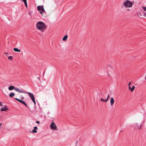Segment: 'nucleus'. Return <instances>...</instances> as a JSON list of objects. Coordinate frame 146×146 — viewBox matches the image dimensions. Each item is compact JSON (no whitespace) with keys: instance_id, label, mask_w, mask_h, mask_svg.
<instances>
[{"instance_id":"30","label":"nucleus","mask_w":146,"mask_h":146,"mask_svg":"<svg viewBox=\"0 0 146 146\" xmlns=\"http://www.w3.org/2000/svg\"><path fill=\"white\" fill-rule=\"evenodd\" d=\"M24 97H21V99H22V100H23V99H24Z\"/></svg>"},{"instance_id":"6","label":"nucleus","mask_w":146,"mask_h":146,"mask_svg":"<svg viewBox=\"0 0 146 146\" xmlns=\"http://www.w3.org/2000/svg\"><path fill=\"white\" fill-rule=\"evenodd\" d=\"M27 93L32 100L35 99L34 95L33 94L29 92H27Z\"/></svg>"},{"instance_id":"32","label":"nucleus","mask_w":146,"mask_h":146,"mask_svg":"<svg viewBox=\"0 0 146 146\" xmlns=\"http://www.w3.org/2000/svg\"><path fill=\"white\" fill-rule=\"evenodd\" d=\"M145 80H146V76H145Z\"/></svg>"},{"instance_id":"27","label":"nucleus","mask_w":146,"mask_h":146,"mask_svg":"<svg viewBox=\"0 0 146 146\" xmlns=\"http://www.w3.org/2000/svg\"><path fill=\"white\" fill-rule=\"evenodd\" d=\"M25 6L26 7H27V3H25Z\"/></svg>"},{"instance_id":"19","label":"nucleus","mask_w":146,"mask_h":146,"mask_svg":"<svg viewBox=\"0 0 146 146\" xmlns=\"http://www.w3.org/2000/svg\"><path fill=\"white\" fill-rule=\"evenodd\" d=\"M32 100L34 102V104H36V102H35V99H33V100Z\"/></svg>"},{"instance_id":"2","label":"nucleus","mask_w":146,"mask_h":146,"mask_svg":"<svg viewBox=\"0 0 146 146\" xmlns=\"http://www.w3.org/2000/svg\"><path fill=\"white\" fill-rule=\"evenodd\" d=\"M123 5L122 6L121 8H123L124 6L126 8L130 7H132V3L129 0H126L123 2Z\"/></svg>"},{"instance_id":"14","label":"nucleus","mask_w":146,"mask_h":146,"mask_svg":"<svg viewBox=\"0 0 146 146\" xmlns=\"http://www.w3.org/2000/svg\"><path fill=\"white\" fill-rule=\"evenodd\" d=\"M15 95V93H11L9 94V96L10 97H12Z\"/></svg>"},{"instance_id":"21","label":"nucleus","mask_w":146,"mask_h":146,"mask_svg":"<svg viewBox=\"0 0 146 146\" xmlns=\"http://www.w3.org/2000/svg\"><path fill=\"white\" fill-rule=\"evenodd\" d=\"M144 14L143 15L145 17H146V12H143Z\"/></svg>"},{"instance_id":"17","label":"nucleus","mask_w":146,"mask_h":146,"mask_svg":"<svg viewBox=\"0 0 146 146\" xmlns=\"http://www.w3.org/2000/svg\"><path fill=\"white\" fill-rule=\"evenodd\" d=\"M13 57L11 56H9L8 57V59L10 60H12L13 59Z\"/></svg>"},{"instance_id":"25","label":"nucleus","mask_w":146,"mask_h":146,"mask_svg":"<svg viewBox=\"0 0 146 146\" xmlns=\"http://www.w3.org/2000/svg\"><path fill=\"white\" fill-rule=\"evenodd\" d=\"M3 105L2 103L0 101V106H2Z\"/></svg>"},{"instance_id":"15","label":"nucleus","mask_w":146,"mask_h":146,"mask_svg":"<svg viewBox=\"0 0 146 146\" xmlns=\"http://www.w3.org/2000/svg\"><path fill=\"white\" fill-rule=\"evenodd\" d=\"M135 88V87L134 86H133L132 88H131L130 90L131 92H133L134 91Z\"/></svg>"},{"instance_id":"11","label":"nucleus","mask_w":146,"mask_h":146,"mask_svg":"<svg viewBox=\"0 0 146 146\" xmlns=\"http://www.w3.org/2000/svg\"><path fill=\"white\" fill-rule=\"evenodd\" d=\"M15 99L21 104H23L24 103V101L19 99L17 98H15Z\"/></svg>"},{"instance_id":"10","label":"nucleus","mask_w":146,"mask_h":146,"mask_svg":"<svg viewBox=\"0 0 146 146\" xmlns=\"http://www.w3.org/2000/svg\"><path fill=\"white\" fill-rule=\"evenodd\" d=\"M114 100L113 98V97L110 98V103L111 104V106H112L113 103L114 102Z\"/></svg>"},{"instance_id":"5","label":"nucleus","mask_w":146,"mask_h":146,"mask_svg":"<svg viewBox=\"0 0 146 146\" xmlns=\"http://www.w3.org/2000/svg\"><path fill=\"white\" fill-rule=\"evenodd\" d=\"M50 127L51 129L52 130L54 129H56L57 128V127L54 122H52L50 125Z\"/></svg>"},{"instance_id":"8","label":"nucleus","mask_w":146,"mask_h":146,"mask_svg":"<svg viewBox=\"0 0 146 146\" xmlns=\"http://www.w3.org/2000/svg\"><path fill=\"white\" fill-rule=\"evenodd\" d=\"M110 97V96L109 95H108L107 96V98L106 99H104L103 98H101V101L104 102H106L108 100L109 98Z\"/></svg>"},{"instance_id":"16","label":"nucleus","mask_w":146,"mask_h":146,"mask_svg":"<svg viewBox=\"0 0 146 146\" xmlns=\"http://www.w3.org/2000/svg\"><path fill=\"white\" fill-rule=\"evenodd\" d=\"M37 131L35 129H33L32 131H30V132H32L33 133H35L37 132Z\"/></svg>"},{"instance_id":"26","label":"nucleus","mask_w":146,"mask_h":146,"mask_svg":"<svg viewBox=\"0 0 146 146\" xmlns=\"http://www.w3.org/2000/svg\"><path fill=\"white\" fill-rule=\"evenodd\" d=\"M128 87H129V90H130V89H131V87H130V85H129Z\"/></svg>"},{"instance_id":"29","label":"nucleus","mask_w":146,"mask_h":146,"mask_svg":"<svg viewBox=\"0 0 146 146\" xmlns=\"http://www.w3.org/2000/svg\"><path fill=\"white\" fill-rule=\"evenodd\" d=\"M2 125V123H0V127Z\"/></svg>"},{"instance_id":"24","label":"nucleus","mask_w":146,"mask_h":146,"mask_svg":"<svg viewBox=\"0 0 146 146\" xmlns=\"http://www.w3.org/2000/svg\"><path fill=\"white\" fill-rule=\"evenodd\" d=\"M36 123H37L38 124H40V122L39 121H36Z\"/></svg>"},{"instance_id":"33","label":"nucleus","mask_w":146,"mask_h":146,"mask_svg":"<svg viewBox=\"0 0 146 146\" xmlns=\"http://www.w3.org/2000/svg\"><path fill=\"white\" fill-rule=\"evenodd\" d=\"M38 78L39 79H40V78H39L38 77Z\"/></svg>"},{"instance_id":"22","label":"nucleus","mask_w":146,"mask_h":146,"mask_svg":"<svg viewBox=\"0 0 146 146\" xmlns=\"http://www.w3.org/2000/svg\"><path fill=\"white\" fill-rule=\"evenodd\" d=\"M34 128V129H35V130L38 129V127L36 126H35Z\"/></svg>"},{"instance_id":"28","label":"nucleus","mask_w":146,"mask_h":146,"mask_svg":"<svg viewBox=\"0 0 146 146\" xmlns=\"http://www.w3.org/2000/svg\"><path fill=\"white\" fill-rule=\"evenodd\" d=\"M131 84V82H129L128 84V85H130Z\"/></svg>"},{"instance_id":"31","label":"nucleus","mask_w":146,"mask_h":146,"mask_svg":"<svg viewBox=\"0 0 146 146\" xmlns=\"http://www.w3.org/2000/svg\"><path fill=\"white\" fill-rule=\"evenodd\" d=\"M5 54H6V55H7L8 54V53H7V52L5 53Z\"/></svg>"},{"instance_id":"3","label":"nucleus","mask_w":146,"mask_h":146,"mask_svg":"<svg viewBox=\"0 0 146 146\" xmlns=\"http://www.w3.org/2000/svg\"><path fill=\"white\" fill-rule=\"evenodd\" d=\"M8 89L9 90H11L13 89H14L15 91H16L20 93H26L23 91L20 90L19 89L17 88H14V86H10Z\"/></svg>"},{"instance_id":"9","label":"nucleus","mask_w":146,"mask_h":146,"mask_svg":"<svg viewBox=\"0 0 146 146\" xmlns=\"http://www.w3.org/2000/svg\"><path fill=\"white\" fill-rule=\"evenodd\" d=\"M135 128L137 129H139L141 128V125H139L138 123H136L135 125Z\"/></svg>"},{"instance_id":"1","label":"nucleus","mask_w":146,"mask_h":146,"mask_svg":"<svg viewBox=\"0 0 146 146\" xmlns=\"http://www.w3.org/2000/svg\"><path fill=\"white\" fill-rule=\"evenodd\" d=\"M36 29L42 32H44L46 28L45 24L41 21L38 22L36 25Z\"/></svg>"},{"instance_id":"7","label":"nucleus","mask_w":146,"mask_h":146,"mask_svg":"<svg viewBox=\"0 0 146 146\" xmlns=\"http://www.w3.org/2000/svg\"><path fill=\"white\" fill-rule=\"evenodd\" d=\"M8 110V108H7V106L6 105H5L4 107L2 108L1 109V111H6Z\"/></svg>"},{"instance_id":"18","label":"nucleus","mask_w":146,"mask_h":146,"mask_svg":"<svg viewBox=\"0 0 146 146\" xmlns=\"http://www.w3.org/2000/svg\"><path fill=\"white\" fill-rule=\"evenodd\" d=\"M142 8L143 9V10L144 11H146V7L142 6Z\"/></svg>"},{"instance_id":"12","label":"nucleus","mask_w":146,"mask_h":146,"mask_svg":"<svg viewBox=\"0 0 146 146\" xmlns=\"http://www.w3.org/2000/svg\"><path fill=\"white\" fill-rule=\"evenodd\" d=\"M68 38V36L66 35H65L63 38L62 40L63 41H66L67 40Z\"/></svg>"},{"instance_id":"13","label":"nucleus","mask_w":146,"mask_h":146,"mask_svg":"<svg viewBox=\"0 0 146 146\" xmlns=\"http://www.w3.org/2000/svg\"><path fill=\"white\" fill-rule=\"evenodd\" d=\"M13 50L15 51L20 52H21L20 50L19 49L17 48H13Z\"/></svg>"},{"instance_id":"4","label":"nucleus","mask_w":146,"mask_h":146,"mask_svg":"<svg viewBox=\"0 0 146 146\" xmlns=\"http://www.w3.org/2000/svg\"><path fill=\"white\" fill-rule=\"evenodd\" d=\"M37 9L38 11H39V10L41 11L40 12V14H42V15L43 16H44V17L46 16L45 15H43V14L44 13H45V11L44 9V7L43 5L38 6L37 7Z\"/></svg>"},{"instance_id":"23","label":"nucleus","mask_w":146,"mask_h":146,"mask_svg":"<svg viewBox=\"0 0 146 146\" xmlns=\"http://www.w3.org/2000/svg\"><path fill=\"white\" fill-rule=\"evenodd\" d=\"M22 1L24 2L25 3H27V0H23Z\"/></svg>"},{"instance_id":"20","label":"nucleus","mask_w":146,"mask_h":146,"mask_svg":"<svg viewBox=\"0 0 146 146\" xmlns=\"http://www.w3.org/2000/svg\"><path fill=\"white\" fill-rule=\"evenodd\" d=\"M23 104H24L26 106L29 108V107L27 106V104L25 102H24V103Z\"/></svg>"}]
</instances>
